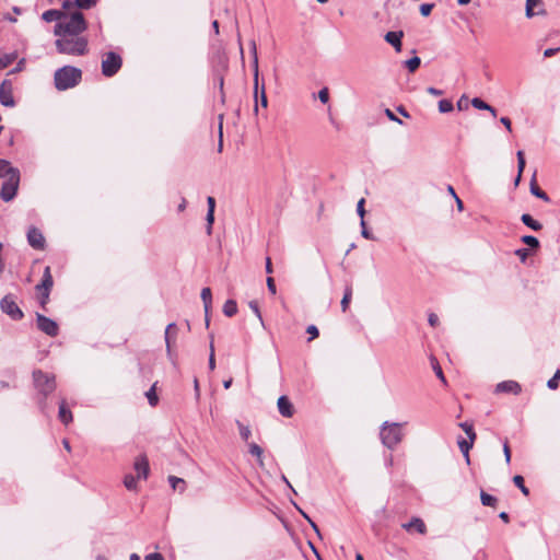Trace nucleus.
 <instances>
[{"label": "nucleus", "mask_w": 560, "mask_h": 560, "mask_svg": "<svg viewBox=\"0 0 560 560\" xmlns=\"http://www.w3.org/2000/svg\"><path fill=\"white\" fill-rule=\"evenodd\" d=\"M86 28L88 23L83 13L78 9L65 10L61 21L55 25L54 34L56 36L81 35Z\"/></svg>", "instance_id": "f257e3e1"}, {"label": "nucleus", "mask_w": 560, "mask_h": 560, "mask_svg": "<svg viewBox=\"0 0 560 560\" xmlns=\"http://www.w3.org/2000/svg\"><path fill=\"white\" fill-rule=\"evenodd\" d=\"M34 386L40 395L38 399V407L43 413H47L48 405L46 402L47 396L56 389L55 376L49 373H45L42 370H35L33 372Z\"/></svg>", "instance_id": "f03ea898"}, {"label": "nucleus", "mask_w": 560, "mask_h": 560, "mask_svg": "<svg viewBox=\"0 0 560 560\" xmlns=\"http://www.w3.org/2000/svg\"><path fill=\"white\" fill-rule=\"evenodd\" d=\"M55 42L59 54L83 56L88 52V39L81 35L57 36Z\"/></svg>", "instance_id": "7ed1b4c3"}, {"label": "nucleus", "mask_w": 560, "mask_h": 560, "mask_svg": "<svg viewBox=\"0 0 560 560\" xmlns=\"http://www.w3.org/2000/svg\"><path fill=\"white\" fill-rule=\"evenodd\" d=\"M81 78L82 72L79 68L65 66L55 72V86L59 91L72 89L79 84Z\"/></svg>", "instance_id": "20e7f679"}, {"label": "nucleus", "mask_w": 560, "mask_h": 560, "mask_svg": "<svg viewBox=\"0 0 560 560\" xmlns=\"http://www.w3.org/2000/svg\"><path fill=\"white\" fill-rule=\"evenodd\" d=\"M252 52H253V70H254V110L258 112V104L260 103L264 108L267 107L268 101L265 90V83L259 84V71H258V57L256 44L252 43Z\"/></svg>", "instance_id": "39448f33"}, {"label": "nucleus", "mask_w": 560, "mask_h": 560, "mask_svg": "<svg viewBox=\"0 0 560 560\" xmlns=\"http://www.w3.org/2000/svg\"><path fill=\"white\" fill-rule=\"evenodd\" d=\"M380 436L382 443L393 450L395 448L402 440V430L401 424L399 423H389L385 421L381 427Z\"/></svg>", "instance_id": "423d86ee"}, {"label": "nucleus", "mask_w": 560, "mask_h": 560, "mask_svg": "<svg viewBox=\"0 0 560 560\" xmlns=\"http://www.w3.org/2000/svg\"><path fill=\"white\" fill-rule=\"evenodd\" d=\"M20 185V171H12V175L2 183L0 197L3 201L9 202L16 196Z\"/></svg>", "instance_id": "0eeeda50"}, {"label": "nucleus", "mask_w": 560, "mask_h": 560, "mask_svg": "<svg viewBox=\"0 0 560 560\" xmlns=\"http://www.w3.org/2000/svg\"><path fill=\"white\" fill-rule=\"evenodd\" d=\"M0 308L13 320H21L24 317V313L16 304V298L11 293L1 299Z\"/></svg>", "instance_id": "6e6552de"}, {"label": "nucleus", "mask_w": 560, "mask_h": 560, "mask_svg": "<svg viewBox=\"0 0 560 560\" xmlns=\"http://www.w3.org/2000/svg\"><path fill=\"white\" fill-rule=\"evenodd\" d=\"M121 57L114 51H109L102 61V73L105 77H113L121 68Z\"/></svg>", "instance_id": "1a4fd4ad"}, {"label": "nucleus", "mask_w": 560, "mask_h": 560, "mask_svg": "<svg viewBox=\"0 0 560 560\" xmlns=\"http://www.w3.org/2000/svg\"><path fill=\"white\" fill-rule=\"evenodd\" d=\"M37 328L49 337H56L59 332L58 324L39 313L36 314Z\"/></svg>", "instance_id": "9d476101"}, {"label": "nucleus", "mask_w": 560, "mask_h": 560, "mask_svg": "<svg viewBox=\"0 0 560 560\" xmlns=\"http://www.w3.org/2000/svg\"><path fill=\"white\" fill-rule=\"evenodd\" d=\"M0 103L5 107H14L13 84L10 80H3L0 84Z\"/></svg>", "instance_id": "9b49d317"}, {"label": "nucleus", "mask_w": 560, "mask_h": 560, "mask_svg": "<svg viewBox=\"0 0 560 560\" xmlns=\"http://www.w3.org/2000/svg\"><path fill=\"white\" fill-rule=\"evenodd\" d=\"M27 242L34 249H44L45 247V237L43 233L34 226L30 228L27 231Z\"/></svg>", "instance_id": "f8f14e48"}, {"label": "nucleus", "mask_w": 560, "mask_h": 560, "mask_svg": "<svg viewBox=\"0 0 560 560\" xmlns=\"http://www.w3.org/2000/svg\"><path fill=\"white\" fill-rule=\"evenodd\" d=\"M138 479L145 480L150 472L149 462L145 455H139L133 463Z\"/></svg>", "instance_id": "ddd939ff"}, {"label": "nucleus", "mask_w": 560, "mask_h": 560, "mask_svg": "<svg viewBox=\"0 0 560 560\" xmlns=\"http://www.w3.org/2000/svg\"><path fill=\"white\" fill-rule=\"evenodd\" d=\"M522 392L521 385L515 381H503L495 386V393H510L518 395Z\"/></svg>", "instance_id": "4468645a"}, {"label": "nucleus", "mask_w": 560, "mask_h": 560, "mask_svg": "<svg viewBox=\"0 0 560 560\" xmlns=\"http://www.w3.org/2000/svg\"><path fill=\"white\" fill-rule=\"evenodd\" d=\"M404 37L402 31L387 32L384 36L386 43L392 45L397 52L401 51V38Z\"/></svg>", "instance_id": "2eb2a0df"}, {"label": "nucleus", "mask_w": 560, "mask_h": 560, "mask_svg": "<svg viewBox=\"0 0 560 560\" xmlns=\"http://www.w3.org/2000/svg\"><path fill=\"white\" fill-rule=\"evenodd\" d=\"M52 285H54V279L51 276L50 267L47 266L44 269L42 282L38 283L35 289L37 292H42V291L50 292Z\"/></svg>", "instance_id": "dca6fc26"}, {"label": "nucleus", "mask_w": 560, "mask_h": 560, "mask_svg": "<svg viewBox=\"0 0 560 560\" xmlns=\"http://www.w3.org/2000/svg\"><path fill=\"white\" fill-rule=\"evenodd\" d=\"M277 405H278V410L281 416H283L285 418H291L293 416L294 408L287 396H280Z\"/></svg>", "instance_id": "f3484780"}, {"label": "nucleus", "mask_w": 560, "mask_h": 560, "mask_svg": "<svg viewBox=\"0 0 560 560\" xmlns=\"http://www.w3.org/2000/svg\"><path fill=\"white\" fill-rule=\"evenodd\" d=\"M401 527L407 532L416 529L419 534L422 535L427 533V526L420 517H412L410 522L402 524Z\"/></svg>", "instance_id": "a211bd4d"}, {"label": "nucleus", "mask_w": 560, "mask_h": 560, "mask_svg": "<svg viewBox=\"0 0 560 560\" xmlns=\"http://www.w3.org/2000/svg\"><path fill=\"white\" fill-rule=\"evenodd\" d=\"M177 334V326L175 323H171L166 326V329H165V343H166V352H167V357L170 358L171 361L174 360L173 358V352H172V349H171V338L172 337H175Z\"/></svg>", "instance_id": "6ab92c4d"}, {"label": "nucleus", "mask_w": 560, "mask_h": 560, "mask_svg": "<svg viewBox=\"0 0 560 560\" xmlns=\"http://www.w3.org/2000/svg\"><path fill=\"white\" fill-rule=\"evenodd\" d=\"M58 418L66 425H68L70 422H72V419H73L72 412H71L70 408L68 407L65 399H62L59 402Z\"/></svg>", "instance_id": "aec40b11"}, {"label": "nucleus", "mask_w": 560, "mask_h": 560, "mask_svg": "<svg viewBox=\"0 0 560 560\" xmlns=\"http://www.w3.org/2000/svg\"><path fill=\"white\" fill-rule=\"evenodd\" d=\"M201 300L203 302L205 313H206V325L209 326V310L212 304V293L210 288H203L201 290Z\"/></svg>", "instance_id": "412c9836"}, {"label": "nucleus", "mask_w": 560, "mask_h": 560, "mask_svg": "<svg viewBox=\"0 0 560 560\" xmlns=\"http://www.w3.org/2000/svg\"><path fill=\"white\" fill-rule=\"evenodd\" d=\"M65 13V10L61 9V10H57V9H51V10H47L45 11L43 14H42V19L45 21V22H56V23H59V21H61L62 19V15Z\"/></svg>", "instance_id": "4be33fe9"}, {"label": "nucleus", "mask_w": 560, "mask_h": 560, "mask_svg": "<svg viewBox=\"0 0 560 560\" xmlns=\"http://www.w3.org/2000/svg\"><path fill=\"white\" fill-rule=\"evenodd\" d=\"M471 105L477 109L488 110L493 117L497 116V109L479 97H474L471 100Z\"/></svg>", "instance_id": "5701e85b"}, {"label": "nucleus", "mask_w": 560, "mask_h": 560, "mask_svg": "<svg viewBox=\"0 0 560 560\" xmlns=\"http://www.w3.org/2000/svg\"><path fill=\"white\" fill-rule=\"evenodd\" d=\"M530 192L536 196L537 198L548 202L550 199L548 195L542 191L536 184V173H534L533 178L530 180Z\"/></svg>", "instance_id": "b1692460"}, {"label": "nucleus", "mask_w": 560, "mask_h": 560, "mask_svg": "<svg viewBox=\"0 0 560 560\" xmlns=\"http://www.w3.org/2000/svg\"><path fill=\"white\" fill-rule=\"evenodd\" d=\"M521 221L534 231H540L542 229V224L535 220L530 214L524 213L521 217Z\"/></svg>", "instance_id": "393cba45"}, {"label": "nucleus", "mask_w": 560, "mask_h": 560, "mask_svg": "<svg viewBox=\"0 0 560 560\" xmlns=\"http://www.w3.org/2000/svg\"><path fill=\"white\" fill-rule=\"evenodd\" d=\"M248 452L253 456H255L257 458L259 467L264 468L265 464H264V451H262V448L259 445L253 443V444L249 445Z\"/></svg>", "instance_id": "a878e982"}, {"label": "nucleus", "mask_w": 560, "mask_h": 560, "mask_svg": "<svg viewBox=\"0 0 560 560\" xmlns=\"http://www.w3.org/2000/svg\"><path fill=\"white\" fill-rule=\"evenodd\" d=\"M12 171H19L16 167L11 166L10 162L0 159V178H8L12 175Z\"/></svg>", "instance_id": "bb28decb"}, {"label": "nucleus", "mask_w": 560, "mask_h": 560, "mask_svg": "<svg viewBox=\"0 0 560 560\" xmlns=\"http://www.w3.org/2000/svg\"><path fill=\"white\" fill-rule=\"evenodd\" d=\"M16 58L18 54L15 51L10 54L0 52V70L9 67Z\"/></svg>", "instance_id": "cd10ccee"}, {"label": "nucleus", "mask_w": 560, "mask_h": 560, "mask_svg": "<svg viewBox=\"0 0 560 560\" xmlns=\"http://www.w3.org/2000/svg\"><path fill=\"white\" fill-rule=\"evenodd\" d=\"M223 313L228 317H232L237 313V304L234 300H228L223 305Z\"/></svg>", "instance_id": "c85d7f7f"}, {"label": "nucleus", "mask_w": 560, "mask_h": 560, "mask_svg": "<svg viewBox=\"0 0 560 560\" xmlns=\"http://www.w3.org/2000/svg\"><path fill=\"white\" fill-rule=\"evenodd\" d=\"M475 441H467L465 439H462L458 441V447L466 457V462L469 464V450L472 447Z\"/></svg>", "instance_id": "c756f323"}, {"label": "nucleus", "mask_w": 560, "mask_h": 560, "mask_svg": "<svg viewBox=\"0 0 560 560\" xmlns=\"http://www.w3.org/2000/svg\"><path fill=\"white\" fill-rule=\"evenodd\" d=\"M168 482L174 490H178L180 493L185 491L186 482L184 479L175 476H170Z\"/></svg>", "instance_id": "7c9ffc66"}, {"label": "nucleus", "mask_w": 560, "mask_h": 560, "mask_svg": "<svg viewBox=\"0 0 560 560\" xmlns=\"http://www.w3.org/2000/svg\"><path fill=\"white\" fill-rule=\"evenodd\" d=\"M137 480L138 478L131 474H127L125 477H124V486L129 490V491H137L138 487H137Z\"/></svg>", "instance_id": "2f4dec72"}, {"label": "nucleus", "mask_w": 560, "mask_h": 560, "mask_svg": "<svg viewBox=\"0 0 560 560\" xmlns=\"http://www.w3.org/2000/svg\"><path fill=\"white\" fill-rule=\"evenodd\" d=\"M145 397L148 398L150 406L154 407L158 405L159 397L156 395V384L151 386V388L145 393Z\"/></svg>", "instance_id": "473e14b6"}, {"label": "nucleus", "mask_w": 560, "mask_h": 560, "mask_svg": "<svg viewBox=\"0 0 560 560\" xmlns=\"http://www.w3.org/2000/svg\"><path fill=\"white\" fill-rule=\"evenodd\" d=\"M480 499H481V503L485 505V506H494L495 503H497V498L491 495V494H488L487 492L485 491H481L480 493Z\"/></svg>", "instance_id": "72a5a7b5"}, {"label": "nucleus", "mask_w": 560, "mask_h": 560, "mask_svg": "<svg viewBox=\"0 0 560 560\" xmlns=\"http://www.w3.org/2000/svg\"><path fill=\"white\" fill-rule=\"evenodd\" d=\"M513 482L514 485L525 494V495H528L529 493V490L528 488L524 485V478L521 476V475H516L513 477Z\"/></svg>", "instance_id": "f704fd0d"}, {"label": "nucleus", "mask_w": 560, "mask_h": 560, "mask_svg": "<svg viewBox=\"0 0 560 560\" xmlns=\"http://www.w3.org/2000/svg\"><path fill=\"white\" fill-rule=\"evenodd\" d=\"M351 298H352V290L350 287H347L346 290H345V294H343V298L341 300V308L343 312L347 311L349 304H350V301H351Z\"/></svg>", "instance_id": "c9c22d12"}, {"label": "nucleus", "mask_w": 560, "mask_h": 560, "mask_svg": "<svg viewBox=\"0 0 560 560\" xmlns=\"http://www.w3.org/2000/svg\"><path fill=\"white\" fill-rule=\"evenodd\" d=\"M459 427L464 430V432L467 434L469 440H471V441L476 440V433L474 431V427L471 423L462 422V423H459Z\"/></svg>", "instance_id": "e433bc0d"}, {"label": "nucleus", "mask_w": 560, "mask_h": 560, "mask_svg": "<svg viewBox=\"0 0 560 560\" xmlns=\"http://www.w3.org/2000/svg\"><path fill=\"white\" fill-rule=\"evenodd\" d=\"M521 241L526 244L527 246L532 248H538L539 247V241L537 237L533 235H524Z\"/></svg>", "instance_id": "4c0bfd02"}, {"label": "nucleus", "mask_w": 560, "mask_h": 560, "mask_svg": "<svg viewBox=\"0 0 560 560\" xmlns=\"http://www.w3.org/2000/svg\"><path fill=\"white\" fill-rule=\"evenodd\" d=\"M540 0H526V16L528 19L533 18L536 13L534 12V7L540 4Z\"/></svg>", "instance_id": "58836bf2"}, {"label": "nucleus", "mask_w": 560, "mask_h": 560, "mask_svg": "<svg viewBox=\"0 0 560 560\" xmlns=\"http://www.w3.org/2000/svg\"><path fill=\"white\" fill-rule=\"evenodd\" d=\"M98 0H75L77 9L89 10L96 5Z\"/></svg>", "instance_id": "ea45409f"}, {"label": "nucleus", "mask_w": 560, "mask_h": 560, "mask_svg": "<svg viewBox=\"0 0 560 560\" xmlns=\"http://www.w3.org/2000/svg\"><path fill=\"white\" fill-rule=\"evenodd\" d=\"M420 63L421 59L415 56L406 61V67L410 72H415L419 68Z\"/></svg>", "instance_id": "a19ab883"}, {"label": "nucleus", "mask_w": 560, "mask_h": 560, "mask_svg": "<svg viewBox=\"0 0 560 560\" xmlns=\"http://www.w3.org/2000/svg\"><path fill=\"white\" fill-rule=\"evenodd\" d=\"M560 382V370H557L553 376L547 382V386L549 389H557L559 387Z\"/></svg>", "instance_id": "79ce46f5"}, {"label": "nucleus", "mask_w": 560, "mask_h": 560, "mask_svg": "<svg viewBox=\"0 0 560 560\" xmlns=\"http://www.w3.org/2000/svg\"><path fill=\"white\" fill-rule=\"evenodd\" d=\"M439 110L441 113H450L453 110V103L448 100H441L439 102Z\"/></svg>", "instance_id": "37998d69"}, {"label": "nucleus", "mask_w": 560, "mask_h": 560, "mask_svg": "<svg viewBox=\"0 0 560 560\" xmlns=\"http://www.w3.org/2000/svg\"><path fill=\"white\" fill-rule=\"evenodd\" d=\"M516 158H517V172L520 174H523L525 165H526L524 152L521 150L517 151Z\"/></svg>", "instance_id": "c03bdc74"}, {"label": "nucleus", "mask_w": 560, "mask_h": 560, "mask_svg": "<svg viewBox=\"0 0 560 560\" xmlns=\"http://www.w3.org/2000/svg\"><path fill=\"white\" fill-rule=\"evenodd\" d=\"M206 221H207L206 232L208 235H210L212 232V224L214 222V211H212V210L207 211Z\"/></svg>", "instance_id": "a18cd8bd"}, {"label": "nucleus", "mask_w": 560, "mask_h": 560, "mask_svg": "<svg viewBox=\"0 0 560 560\" xmlns=\"http://www.w3.org/2000/svg\"><path fill=\"white\" fill-rule=\"evenodd\" d=\"M431 361H432V366H433V370H434V372H435V375H436V376H438V377H439V378H440L444 384H446V380H445V377H444V374H443V371H442V369H441L440 364L438 363V361H436L434 358H432V359H431Z\"/></svg>", "instance_id": "49530a36"}, {"label": "nucleus", "mask_w": 560, "mask_h": 560, "mask_svg": "<svg viewBox=\"0 0 560 560\" xmlns=\"http://www.w3.org/2000/svg\"><path fill=\"white\" fill-rule=\"evenodd\" d=\"M433 8H434L433 3H423V4H421L420 5V13H421V15H423V16L430 15V13L432 12Z\"/></svg>", "instance_id": "de8ad7c7"}, {"label": "nucleus", "mask_w": 560, "mask_h": 560, "mask_svg": "<svg viewBox=\"0 0 560 560\" xmlns=\"http://www.w3.org/2000/svg\"><path fill=\"white\" fill-rule=\"evenodd\" d=\"M215 368V359H214V346L213 340L210 342V355H209V369L214 370Z\"/></svg>", "instance_id": "09e8293b"}, {"label": "nucleus", "mask_w": 560, "mask_h": 560, "mask_svg": "<svg viewBox=\"0 0 560 560\" xmlns=\"http://www.w3.org/2000/svg\"><path fill=\"white\" fill-rule=\"evenodd\" d=\"M63 10L77 9L75 0H59Z\"/></svg>", "instance_id": "8fccbe9b"}, {"label": "nucleus", "mask_w": 560, "mask_h": 560, "mask_svg": "<svg viewBox=\"0 0 560 560\" xmlns=\"http://www.w3.org/2000/svg\"><path fill=\"white\" fill-rule=\"evenodd\" d=\"M364 203H365L364 198H361L357 205V212H358L359 217L361 218V220H364V215H365Z\"/></svg>", "instance_id": "3c124183"}, {"label": "nucleus", "mask_w": 560, "mask_h": 560, "mask_svg": "<svg viewBox=\"0 0 560 560\" xmlns=\"http://www.w3.org/2000/svg\"><path fill=\"white\" fill-rule=\"evenodd\" d=\"M318 98L322 103L326 104L329 101V92L327 88H323L318 92Z\"/></svg>", "instance_id": "603ef678"}, {"label": "nucleus", "mask_w": 560, "mask_h": 560, "mask_svg": "<svg viewBox=\"0 0 560 560\" xmlns=\"http://www.w3.org/2000/svg\"><path fill=\"white\" fill-rule=\"evenodd\" d=\"M361 228H362V231H361V234L364 238L366 240H374L373 235L371 234V232L366 229V225H365V221L364 220H361Z\"/></svg>", "instance_id": "864d4df0"}, {"label": "nucleus", "mask_w": 560, "mask_h": 560, "mask_svg": "<svg viewBox=\"0 0 560 560\" xmlns=\"http://www.w3.org/2000/svg\"><path fill=\"white\" fill-rule=\"evenodd\" d=\"M38 293H39V303H40L42 307H45L46 304L48 303L50 292L42 291Z\"/></svg>", "instance_id": "5fc2aeb1"}, {"label": "nucleus", "mask_w": 560, "mask_h": 560, "mask_svg": "<svg viewBox=\"0 0 560 560\" xmlns=\"http://www.w3.org/2000/svg\"><path fill=\"white\" fill-rule=\"evenodd\" d=\"M385 115L388 117L389 120L392 121H396L398 124H402V120L399 119L390 109L386 108L385 109Z\"/></svg>", "instance_id": "6e6d98bb"}, {"label": "nucleus", "mask_w": 560, "mask_h": 560, "mask_svg": "<svg viewBox=\"0 0 560 560\" xmlns=\"http://www.w3.org/2000/svg\"><path fill=\"white\" fill-rule=\"evenodd\" d=\"M515 255L518 256L522 261H525V259L528 256V249L527 248L516 249Z\"/></svg>", "instance_id": "4d7b16f0"}, {"label": "nucleus", "mask_w": 560, "mask_h": 560, "mask_svg": "<svg viewBox=\"0 0 560 560\" xmlns=\"http://www.w3.org/2000/svg\"><path fill=\"white\" fill-rule=\"evenodd\" d=\"M306 332L311 335L310 340H312V339H314V338L318 337V329H317V327H316V326H314V325H310V326L307 327V329H306Z\"/></svg>", "instance_id": "13d9d810"}, {"label": "nucleus", "mask_w": 560, "mask_h": 560, "mask_svg": "<svg viewBox=\"0 0 560 560\" xmlns=\"http://www.w3.org/2000/svg\"><path fill=\"white\" fill-rule=\"evenodd\" d=\"M428 322L429 324L432 326V327H435L439 325V317L436 314L434 313H430L429 316H428Z\"/></svg>", "instance_id": "bf43d9fd"}, {"label": "nucleus", "mask_w": 560, "mask_h": 560, "mask_svg": "<svg viewBox=\"0 0 560 560\" xmlns=\"http://www.w3.org/2000/svg\"><path fill=\"white\" fill-rule=\"evenodd\" d=\"M144 560H165L164 557L159 552H152L144 557Z\"/></svg>", "instance_id": "052dcab7"}, {"label": "nucleus", "mask_w": 560, "mask_h": 560, "mask_svg": "<svg viewBox=\"0 0 560 560\" xmlns=\"http://www.w3.org/2000/svg\"><path fill=\"white\" fill-rule=\"evenodd\" d=\"M24 66H25V59H21L18 62L16 67L9 72V74H13V73H18V72L22 71L24 69Z\"/></svg>", "instance_id": "680f3d73"}, {"label": "nucleus", "mask_w": 560, "mask_h": 560, "mask_svg": "<svg viewBox=\"0 0 560 560\" xmlns=\"http://www.w3.org/2000/svg\"><path fill=\"white\" fill-rule=\"evenodd\" d=\"M559 50H560V48H559V47H557V48H547V49L544 51V56H545L546 58L552 57V56H555Z\"/></svg>", "instance_id": "e2e57ef3"}, {"label": "nucleus", "mask_w": 560, "mask_h": 560, "mask_svg": "<svg viewBox=\"0 0 560 560\" xmlns=\"http://www.w3.org/2000/svg\"><path fill=\"white\" fill-rule=\"evenodd\" d=\"M267 287H268V290L272 293V294H276V284H275V281H273V278H268L267 279Z\"/></svg>", "instance_id": "0e129e2a"}, {"label": "nucleus", "mask_w": 560, "mask_h": 560, "mask_svg": "<svg viewBox=\"0 0 560 560\" xmlns=\"http://www.w3.org/2000/svg\"><path fill=\"white\" fill-rule=\"evenodd\" d=\"M503 452H504L505 462L510 463V460H511V451H510V447H509L506 442L503 445Z\"/></svg>", "instance_id": "69168bd1"}, {"label": "nucleus", "mask_w": 560, "mask_h": 560, "mask_svg": "<svg viewBox=\"0 0 560 560\" xmlns=\"http://www.w3.org/2000/svg\"><path fill=\"white\" fill-rule=\"evenodd\" d=\"M501 124L508 129V131L512 130L511 120L508 117H502L500 119Z\"/></svg>", "instance_id": "338daca9"}, {"label": "nucleus", "mask_w": 560, "mask_h": 560, "mask_svg": "<svg viewBox=\"0 0 560 560\" xmlns=\"http://www.w3.org/2000/svg\"><path fill=\"white\" fill-rule=\"evenodd\" d=\"M427 92H428L429 94H431V95H434V96H440V95H442V93H443L441 90H438V89H435V88H433V86L428 88V89H427Z\"/></svg>", "instance_id": "774afa93"}]
</instances>
